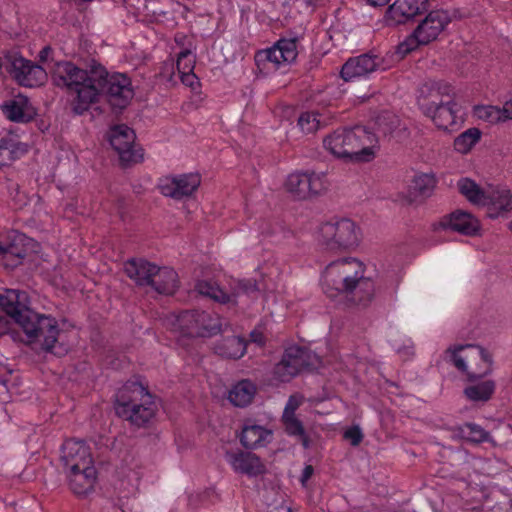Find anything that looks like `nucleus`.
Masks as SVG:
<instances>
[{"instance_id":"nucleus-49","label":"nucleus","mask_w":512,"mask_h":512,"mask_svg":"<svg viewBox=\"0 0 512 512\" xmlns=\"http://www.w3.org/2000/svg\"><path fill=\"white\" fill-rule=\"evenodd\" d=\"M499 110L500 121L512 120V101H506Z\"/></svg>"},{"instance_id":"nucleus-22","label":"nucleus","mask_w":512,"mask_h":512,"mask_svg":"<svg viewBox=\"0 0 512 512\" xmlns=\"http://www.w3.org/2000/svg\"><path fill=\"white\" fill-rule=\"evenodd\" d=\"M458 112L459 105L453 99H447L443 105L438 106L431 114H426V116L430 117L438 128L454 131L459 126Z\"/></svg>"},{"instance_id":"nucleus-8","label":"nucleus","mask_w":512,"mask_h":512,"mask_svg":"<svg viewBox=\"0 0 512 512\" xmlns=\"http://www.w3.org/2000/svg\"><path fill=\"white\" fill-rule=\"evenodd\" d=\"M320 363L319 357L310 350L299 346L285 349L283 356L274 367V376L281 382H288L303 370H312Z\"/></svg>"},{"instance_id":"nucleus-12","label":"nucleus","mask_w":512,"mask_h":512,"mask_svg":"<svg viewBox=\"0 0 512 512\" xmlns=\"http://www.w3.org/2000/svg\"><path fill=\"white\" fill-rule=\"evenodd\" d=\"M32 239L18 231L0 236V266L13 270L22 265L30 251Z\"/></svg>"},{"instance_id":"nucleus-32","label":"nucleus","mask_w":512,"mask_h":512,"mask_svg":"<svg viewBox=\"0 0 512 512\" xmlns=\"http://www.w3.org/2000/svg\"><path fill=\"white\" fill-rule=\"evenodd\" d=\"M247 343L240 336H229L222 339L216 346L215 352L228 359H239L246 353Z\"/></svg>"},{"instance_id":"nucleus-36","label":"nucleus","mask_w":512,"mask_h":512,"mask_svg":"<svg viewBox=\"0 0 512 512\" xmlns=\"http://www.w3.org/2000/svg\"><path fill=\"white\" fill-rule=\"evenodd\" d=\"M284 430L287 435L291 437H297L301 442L303 448H310L311 441L309 436L307 435L304 425L300 419L297 417H286V419H281Z\"/></svg>"},{"instance_id":"nucleus-45","label":"nucleus","mask_w":512,"mask_h":512,"mask_svg":"<svg viewBox=\"0 0 512 512\" xmlns=\"http://www.w3.org/2000/svg\"><path fill=\"white\" fill-rule=\"evenodd\" d=\"M500 110L497 106H477L476 114L480 119L488 121L490 123H496L501 120L499 116Z\"/></svg>"},{"instance_id":"nucleus-6","label":"nucleus","mask_w":512,"mask_h":512,"mask_svg":"<svg viewBox=\"0 0 512 512\" xmlns=\"http://www.w3.org/2000/svg\"><path fill=\"white\" fill-rule=\"evenodd\" d=\"M451 19L444 10L430 11L418 24L415 30L397 46L396 53L404 58L420 45H427L434 41L450 23Z\"/></svg>"},{"instance_id":"nucleus-29","label":"nucleus","mask_w":512,"mask_h":512,"mask_svg":"<svg viewBox=\"0 0 512 512\" xmlns=\"http://www.w3.org/2000/svg\"><path fill=\"white\" fill-rule=\"evenodd\" d=\"M200 310H185L176 317V327L182 335L188 337H200V335L208 334L207 330H200Z\"/></svg>"},{"instance_id":"nucleus-38","label":"nucleus","mask_w":512,"mask_h":512,"mask_svg":"<svg viewBox=\"0 0 512 512\" xmlns=\"http://www.w3.org/2000/svg\"><path fill=\"white\" fill-rule=\"evenodd\" d=\"M458 433L461 438L472 443H482L488 440L489 432L480 425L466 422L459 426Z\"/></svg>"},{"instance_id":"nucleus-19","label":"nucleus","mask_w":512,"mask_h":512,"mask_svg":"<svg viewBox=\"0 0 512 512\" xmlns=\"http://www.w3.org/2000/svg\"><path fill=\"white\" fill-rule=\"evenodd\" d=\"M383 59L371 52L349 58L340 71L341 78L348 82L355 78L366 77L382 68Z\"/></svg>"},{"instance_id":"nucleus-37","label":"nucleus","mask_w":512,"mask_h":512,"mask_svg":"<svg viewBox=\"0 0 512 512\" xmlns=\"http://www.w3.org/2000/svg\"><path fill=\"white\" fill-rule=\"evenodd\" d=\"M480 138L481 131L478 128H469L455 138L454 148L462 154L468 153Z\"/></svg>"},{"instance_id":"nucleus-14","label":"nucleus","mask_w":512,"mask_h":512,"mask_svg":"<svg viewBox=\"0 0 512 512\" xmlns=\"http://www.w3.org/2000/svg\"><path fill=\"white\" fill-rule=\"evenodd\" d=\"M325 175L315 172H295L287 177L285 186L299 200L321 194L325 189Z\"/></svg>"},{"instance_id":"nucleus-21","label":"nucleus","mask_w":512,"mask_h":512,"mask_svg":"<svg viewBox=\"0 0 512 512\" xmlns=\"http://www.w3.org/2000/svg\"><path fill=\"white\" fill-rule=\"evenodd\" d=\"M439 226L465 236H475L480 230L479 220L471 213L463 210H456L445 215L439 222Z\"/></svg>"},{"instance_id":"nucleus-58","label":"nucleus","mask_w":512,"mask_h":512,"mask_svg":"<svg viewBox=\"0 0 512 512\" xmlns=\"http://www.w3.org/2000/svg\"><path fill=\"white\" fill-rule=\"evenodd\" d=\"M509 228H510V230L512 231V221H511V222H510V224H509Z\"/></svg>"},{"instance_id":"nucleus-7","label":"nucleus","mask_w":512,"mask_h":512,"mask_svg":"<svg viewBox=\"0 0 512 512\" xmlns=\"http://www.w3.org/2000/svg\"><path fill=\"white\" fill-rule=\"evenodd\" d=\"M359 228L350 219L326 222L320 228L321 243L330 251H346L359 243Z\"/></svg>"},{"instance_id":"nucleus-51","label":"nucleus","mask_w":512,"mask_h":512,"mask_svg":"<svg viewBox=\"0 0 512 512\" xmlns=\"http://www.w3.org/2000/svg\"><path fill=\"white\" fill-rule=\"evenodd\" d=\"M52 48L50 46H44L40 52H39V61L40 62H46L50 56V54L52 53Z\"/></svg>"},{"instance_id":"nucleus-25","label":"nucleus","mask_w":512,"mask_h":512,"mask_svg":"<svg viewBox=\"0 0 512 512\" xmlns=\"http://www.w3.org/2000/svg\"><path fill=\"white\" fill-rule=\"evenodd\" d=\"M1 108L7 119L17 123H28L35 115L34 109L24 96L5 102Z\"/></svg>"},{"instance_id":"nucleus-33","label":"nucleus","mask_w":512,"mask_h":512,"mask_svg":"<svg viewBox=\"0 0 512 512\" xmlns=\"http://www.w3.org/2000/svg\"><path fill=\"white\" fill-rule=\"evenodd\" d=\"M400 126V119L390 111H383L375 118L374 142L380 137H393Z\"/></svg>"},{"instance_id":"nucleus-4","label":"nucleus","mask_w":512,"mask_h":512,"mask_svg":"<svg viewBox=\"0 0 512 512\" xmlns=\"http://www.w3.org/2000/svg\"><path fill=\"white\" fill-rule=\"evenodd\" d=\"M114 410L117 417L134 428H147L158 411L154 395L139 377L126 381L115 393Z\"/></svg>"},{"instance_id":"nucleus-28","label":"nucleus","mask_w":512,"mask_h":512,"mask_svg":"<svg viewBox=\"0 0 512 512\" xmlns=\"http://www.w3.org/2000/svg\"><path fill=\"white\" fill-rule=\"evenodd\" d=\"M153 274L148 286L163 295H172L176 292L178 288V275L174 269L158 267V271Z\"/></svg>"},{"instance_id":"nucleus-5","label":"nucleus","mask_w":512,"mask_h":512,"mask_svg":"<svg viewBox=\"0 0 512 512\" xmlns=\"http://www.w3.org/2000/svg\"><path fill=\"white\" fill-rule=\"evenodd\" d=\"M374 134L366 127L339 128L323 139L324 148L345 162H370L374 159Z\"/></svg>"},{"instance_id":"nucleus-18","label":"nucleus","mask_w":512,"mask_h":512,"mask_svg":"<svg viewBox=\"0 0 512 512\" xmlns=\"http://www.w3.org/2000/svg\"><path fill=\"white\" fill-rule=\"evenodd\" d=\"M429 0H396L386 11L388 25H401L428 11Z\"/></svg>"},{"instance_id":"nucleus-30","label":"nucleus","mask_w":512,"mask_h":512,"mask_svg":"<svg viewBox=\"0 0 512 512\" xmlns=\"http://www.w3.org/2000/svg\"><path fill=\"white\" fill-rule=\"evenodd\" d=\"M488 216L492 219L504 216L512 209L511 193L507 189H498L488 194Z\"/></svg>"},{"instance_id":"nucleus-2","label":"nucleus","mask_w":512,"mask_h":512,"mask_svg":"<svg viewBox=\"0 0 512 512\" xmlns=\"http://www.w3.org/2000/svg\"><path fill=\"white\" fill-rule=\"evenodd\" d=\"M28 294L18 289H3L0 292V336L8 332V325L17 324L28 338L29 343L41 341L45 352L57 356L67 350L58 343L60 329L51 315L40 314L29 306Z\"/></svg>"},{"instance_id":"nucleus-13","label":"nucleus","mask_w":512,"mask_h":512,"mask_svg":"<svg viewBox=\"0 0 512 512\" xmlns=\"http://www.w3.org/2000/svg\"><path fill=\"white\" fill-rule=\"evenodd\" d=\"M481 358L489 364V367L482 373L467 372V381L470 385L463 390L464 396L471 402L485 403L489 401L495 393L496 383L494 380H482L491 373L492 357L484 349L480 351Z\"/></svg>"},{"instance_id":"nucleus-46","label":"nucleus","mask_w":512,"mask_h":512,"mask_svg":"<svg viewBox=\"0 0 512 512\" xmlns=\"http://www.w3.org/2000/svg\"><path fill=\"white\" fill-rule=\"evenodd\" d=\"M344 438L348 440L351 445L357 446L363 439V433L358 426H352L344 432Z\"/></svg>"},{"instance_id":"nucleus-48","label":"nucleus","mask_w":512,"mask_h":512,"mask_svg":"<svg viewBox=\"0 0 512 512\" xmlns=\"http://www.w3.org/2000/svg\"><path fill=\"white\" fill-rule=\"evenodd\" d=\"M180 78H181L182 83L186 86L191 87L192 90H196V88L200 86L199 79L194 74V72L181 74Z\"/></svg>"},{"instance_id":"nucleus-15","label":"nucleus","mask_w":512,"mask_h":512,"mask_svg":"<svg viewBox=\"0 0 512 512\" xmlns=\"http://www.w3.org/2000/svg\"><path fill=\"white\" fill-rule=\"evenodd\" d=\"M452 86L444 81H428L418 89L417 103L422 112L431 114L438 106L443 105L447 99H452Z\"/></svg>"},{"instance_id":"nucleus-52","label":"nucleus","mask_w":512,"mask_h":512,"mask_svg":"<svg viewBox=\"0 0 512 512\" xmlns=\"http://www.w3.org/2000/svg\"><path fill=\"white\" fill-rule=\"evenodd\" d=\"M268 512H292V511H291V508L286 505H279V506L272 507L271 509L268 510Z\"/></svg>"},{"instance_id":"nucleus-50","label":"nucleus","mask_w":512,"mask_h":512,"mask_svg":"<svg viewBox=\"0 0 512 512\" xmlns=\"http://www.w3.org/2000/svg\"><path fill=\"white\" fill-rule=\"evenodd\" d=\"M314 468L312 465H306L302 471L300 481L302 484H305L313 475Z\"/></svg>"},{"instance_id":"nucleus-3","label":"nucleus","mask_w":512,"mask_h":512,"mask_svg":"<svg viewBox=\"0 0 512 512\" xmlns=\"http://www.w3.org/2000/svg\"><path fill=\"white\" fill-rule=\"evenodd\" d=\"M363 274L364 266L356 258L338 259L325 268L322 290L331 299L341 296L353 304L367 306L374 297V283Z\"/></svg>"},{"instance_id":"nucleus-39","label":"nucleus","mask_w":512,"mask_h":512,"mask_svg":"<svg viewBox=\"0 0 512 512\" xmlns=\"http://www.w3.org/2000/svg\"><path fill=\"white\" fill-rule=\"evenodd\" d=\"M436 186V179L430 174H421L414 177L413 190L418 196L427 198L431 196Z\"/></svg>"},{"instance_id":"nucleus-23","label":"nucleus","mask_w":512,"mask_h":512,"mask_svg":"<svg viewBox=\"0 0 512 512\" xmlns=\"http://www.w3.org/2000/svg\"><path fill=\"white\" fill-rule=\"evenodd\" d=\"M124 271L138 286H148L158 266L142 258H131L125 262Z\"/></svg>"},{"instance_id":"nucleus-1","label":"nucleus","mask_w":512,"mask_h":512,"mask_svg":"<svg viewBox=\"0 0 512 512\" xmlns=\"http://www.w3.org/2000/svg\"><path fill=\"white\" fill-rule=\"evenodd\" d=\"M52 80L56 86L76 92L72 110L77 115L84 114L101 96L106 97L115 112H120L134 96L131 80L125 74H109L95 60L87 69H80L69 61L57 62L52 70Z\"/></svg>"},{"instance_id":"nucleus-9","label":"nucleus","mask_w":512,"mask_h":512,"mask_svg":"<svg viewBox=\"0 0 512 512\" xmlns=\"http://www.w3.org/2000/svg\"><path fill=\"white\" fill-rule=\"evenodd\" d=\"M107 138L117 153L122 167H129L143 161L144 150L135 144L136 134L126 124L112 126L108 131Z\"/></svg>"},{"instance_id":"nucleus-57","label":"nucleus","mask_w":512,"mask_h":512,"mask_svg":"<svg viewBox=\"0 0 512 512\" xmlns=\"http://www.w3.org/2000/svg\"><path fill=\"white\" fill-rule=\"evenodd\" d=\"M307 6H313L316 2V0H304Z\"/></svg>"},{"instance_id":"nucleus-17","label":"nucleus","mask_w":512,"mask_h":512,"mask_svg":"<svg viewBox=\"0 0 512 512\" xmlns=\"http://www.w3.org/2000/svg\"><path fill=\"white\" fill-rule=\"evenodd\" d=\"M61 462L65 472L84 469L93 466L89 447L83 440L70 439L61 448Z\"/></svg>"},{"instance_id":"nucleus-40","label":"nucleus","mask_w":512,"mask_h":512,"mask_svg":"<svg viewBox=\"0 0 512 512\" xmlns=\"http://www.w3.org/2000/svg\"><path fill=\"white\" fill-rule=\"evenodd\" d=\"M200 317V330H208L206 331L208 334L200 335V337H212L217 335L222 331L220 318L217 316H213L206 311L199 312Z\"/></svg>"},{"instance_id":"nucleus-10","label":"nucleus","mask_w":512,"mask_h":512,"mask_svg":"<svg viewBox=\"0 0 512 512\" xmlns=\"http://www.w3.org/2000/svg\"><path fill=\"white\" fill-rule=\"evenodd\" d=\"M297 55V40L282 38L272 47L257 51L254 60L261 73L269 74L278 70L283 64L293 63Z\"/></svg>"},{"instance_id":"nucleus-56","label":"nucleus","mask_w":512,"mask_h":512,"mask_svg":"<svg viewBox=\"0 0 512 512\" xmlns=\"http://www.w3.org/2000/svg\"><path fill=\"white\" fill-rule=\"evenodd\" d=\"M251 337H252V340L254 342H257L259 344H262L263 343V336L261 333H257V332H252L251 333Z\"/></svg>"},{"instance_id":"nucleus-35","label":"nucleus","mask_w":512,"mask_h":512,"mask_svg":"<svg viewBox=\"0 0 512 512\" xmlns=\"http://www.w3.org/2000/svg\"><path fill=\"white\" fill-rule=\"evenodd\" d=\"M459 192L472 204L486 206L488 194L470 178H461L457 182Z\"/></svg>"},{"instance_id":"nucleus-44","label":"nucleus","mask_w":512,"mask_h":512,"mask_svg":"<svg viewBox=\"0 0 512 512\" xmlns=\"http://www.w3.org/2000/svg\"><path fill=\"white\" fill-rule=\"evenodd\" d=\"M259 291L257 281L255 279L238 280L231 293L253 295Z\"/></svg>"},{"instance_id":"nucleus-11","label":"nucleus","mask_w":512,"mask_h":512,"mask_svg":"<svg viewBox=\"0 0 512 512\" xmlns=\"http://www.w3.org/2000/svg\"><path fill=\"white\" fill-rule=\"evenodd\" d=\"M5 68L21 86L38 87L47 79V72L42 66L25 59L18 52H8L5 55Z\"/></svg>"},{"instance_id":"nucleus-47","label":"nucleus","mask_w":512,"mask_h":512,"mask_svg":"<svg viewBox=\"0 0 512 512\" xmlns=\"http://www.w3.org/2000/svg\"><path fill=\"white\" fill-rule=\"evenodd\" d=\"M299 405L300 402L294 396H290L285 405L281 419H286V417H296L295 411L298 409Z\"/></svg>"},{"instance_id":"nucleus-20","label":"nucleus","mask_w":512,"mask_h":512,"mask_svg":"<svg viewBox=\"0 0 512 512\" xmlns=\"http://www.w3.org/2000/svg\"><path fill=\"white\" fill-rule=\"evenodd\" d=\"M225 460L236 473L244 474L248 477H257L266 472V467L261 459L252 452L241 449L226 451Z\"/></svg>"},{"instance_id":"nucleus-16","label":"nucleus","mask_w":512,"mask_h":512,"mask_svg":"<svg viewBox=\"0 0 512 512\" xmlns=\"http://www.w3.org/2000/svg\"><path fill=\"white\" fill-rule=\"evenodd\" d=\"M200 184L201 177L199 174H180L163 178L160 181L159 190L166 197L182 200L192 196Z\"/></svg>"},{"instance_id":"nucleus-54","label":"nucleus","mask_w":512,"mask_h":512,"mask_svg":"<svg viewBox=\"0 0 512 512\" xmlns=\"http://www.w3.org/2000/svg\"><path fill=\"white\" fill-rule=\"evenodd\" d=\"M398 353L403 354L406 357H410L414 353L413 352V347L412 346H407V347L399 348L398 349Z\"/></svg>"},{"instance_id":"nucleus-53","label":"nucleus","mask_w":512,"mask_h":512,"mask_svg":"<svg viewBox=\"0 0 512 512\" xmlns=\"http://www.w3.org/2000/svg\"><path fill=\"white\" fill-rule=\"evenodd\" d=\"M368 4L374 7H382L389 3L390 0H366Z\"/></svg>"},{"instance_id":"nucleus-43","label":"nucleus","mask_w":512,"mask_h":512,"mask_svg":"<svg viewBox=\"0 0 512 512\" xmlns=\"http://www.w3.org/2000/svg\"><path fill=\"white\" fill-rule=\"evenodd\" d=\"M466 346L458 345L455 347H449L445 351V358L447 361L451 362L459 371L465 373L467 375V365L464 359L458 354L459 351L463 350Z\"/></svg>"},{"instance_id":"nucleus-31","label":"nucleus","mask_w":512,"mask_h":512,"mask_svg":"<svg viewBox=\"0 0 512 512\" xmlns=\"http://www.w3.org/2000/svg\"><path fill=\"white\" fill-rule=\"evenodd\" d=\"M27 152L24 144L16 141L10 134L0 137V168L9 165Z\"/></svg>"},{"instance_id":"nucleus-27","label":"nucleus","mask_w":512,"mask_h":512,"mask_svg":"<svg viewBox=\"0 0 512 512\" xmlns=\"http://www.w3.org/2000/svg\"><path fill=\"white\" fill-rule=\"evenodd\" d=\"M271 436V430L248 421L242 428L240 443L247 449H255L264 446Z\"/></svg>"},{"instance_id":"nucleus-42","label":"nucleus","mask_w":512,"mask_h":512,"mask_svg":"<svg viewBox=\"0 0 512 512\" xmlns=\"http://www.w3.org/2000/svg\"><path fill=\"white\" fill-rule=\"evenodd\" d=\"M194 64L195 59L192 56L191 50L184 49L178 54L176 67L180 75L193 72Z\"/></svg>"},{"instance_id":"nucleus-59","label":"nucleus","mask_w":512,"mask_h":512,"mask_svg":"<svg viewBox=\"0 0 512 512\" xmlns=\"http://www.w3.org/2000/svg\"><path fill=\"white\" fill-rule=\"evenodd\" d=\"M510 385L512 386V374H511V377H510Z\"/></svg>"},{"instance_id":"nucleus-34","label":"nucleus","mask_w":512,"mask_h":512,"mask_svg":"<svg viewBox=\"0 0 512 512\" xmlns=\"http://www.w3.org/2000/svg\"><path fill=\"white\" fill-rule=\"evenodd\" d=\"M256 393V386L250 380H241L229 391V401L237 407L249 405Z\"/></svg>"},{"instance_id":"nucleus-26","label":"nucleus","mask_w":512,"mask_h":512,"mask_svg":"<svg viewBox=\"0 0 512 512\" xmlns=\"http://www.w3.org/2000/svg\"><path fill=\"white\" fill-rule=\"evenodd\" d=\"M69 478L71 490L76 495H87L94 489L96 482V469L94 466H88L78 471L66 472Z\"/></svg>"},{"instance_id":"nucleus-55","label":"nucleus","mask_w":512,"mask_h":512,"mask_svg":"<svg viewBox=\"0 0 512 512\" xmlns=\"http://www.w3.org/2000/svg\"><path fill=\"white\" fill-rule=\"evenodd\" d=\"M2 368H3V370H5V375L1 376L0 383L6 385V383L8 382V376L11 374L12 371L4 366Z\"/></svg>"},{"instance_id":"nucleus-24","label":"nucleus","mask_w":512,"mask_h":512,"mask_svg":"<svg viewBox=\"0 0 512 512\" xmlns=\"http://www.w3.org/2000/svg\"><path fill=\"white\" fill-rule=\"evenodd\" d=\"M195 291L219 304L235 307L237 305L238 293H228L220 285L212 280H198L194 287Z\"/></svg>"},{"instance_id":"nucleus-41","label":"nucleus","mask_w":512,"mask_h":512,"mask_svg":"<svg viewBox=\"0 0 512 512\" xmlns=\"http://www.w3.org/2000/svg\"><path fill=\"white\" fill-rule=\"evenodd\" d=\"M318 116L315 112H304L299 116L297 125L305 134L315 133L320 127Z\"/></svg>"}]
</instances>
